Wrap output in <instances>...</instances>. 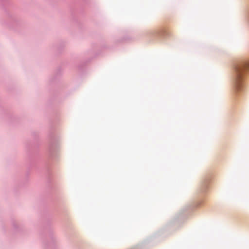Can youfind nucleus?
<instances>
[{"label":"nucleus","instance_id":"nucleus-1","mask_svg":"<svg viewBox=\"0 0 249 249\" xmlns=\"http://www.w3.org/2000/svg\"><path fill=\"white\" fill-rule=\"evenodd\" d=\"M249 71V60L239 64L235 68V89L238 91L242 87L243 77L247 72Z\"/></svg>","mask_w":249,"mask_h":249}]
</instances>
